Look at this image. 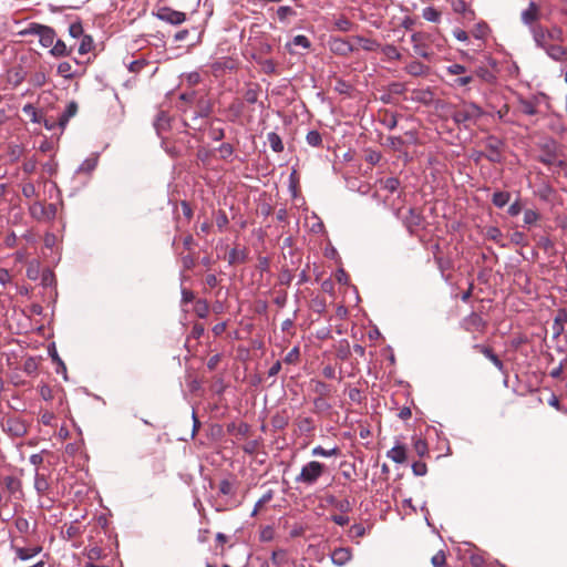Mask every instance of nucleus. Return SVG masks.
I'll use <instances>...</instances> for the list:
<instances>
[{
  "mask_svg": "<svg viewBox=\"0 0 567 567\" xmlns=\"http://www.w3.org/2000/svg\"><path fill=\"white\" fill-rule=\"evenodd\" d=\"M354 40L360 44V47L364 51L372 52V51H375V50H378L380 48V43L377 40H373V39H369V38H363V37L357 35L354 38Z\"/></svg>",
  "mask_w": 567,
  "mask_h": 567,
  "instance_id": "obj_24",
  "label": "nucleus"
},
{
  "mask_svg": "<svg viewBox=\"0 0 567 567\" xmlns=\"http://www.w3.org/2000/svg\"><path fill=\"white\" fill-rule=\"evenodd\" d=\"M285 560H286V551L284 549H278V550L272 551L271 561L275 565L280 566L285 563Z\"/></svg>",
  "mask_w": 567,
  "mask_h": 567,
  "instance_id": "obj_52",
  "label": "nucleus"
},
{
  "mask_svg": "<svg viewBox=\"0 0 567 567\" xmlns=\"http://www.w3.org/2000/svg\"><path fill=\"white\" fill-rule=\"evenodd\" d=\"M97 165V158L95 157H90V158H86L80 166L79 168L76 169L78 173H85V174H90L92 173L95 167Z\"/></svg>",
  "mask_w": 567,
  "mask_h": 567,
  "instance_id": "obj_29",
  "label": "nucleus"
},
{
  "mask_svg": "<svg viewBox=\"0 0 567 567\" xmlns=\"http://www.w3.org/2000/svg\"><path fill=\"white\" fill-rule=\"evenodd\" d=\"M330 50L338 55L347 56L354 51L352 44L341 38H333L329 42Z\"/></svg>",
  "mask_w": 567,
  "mask_h": 567,
  "instance_id": "obj_12",
  "label": "nucleus"
},
{
  "mask_svg": "<svg viewBox=\"0 0 567 567\" xmlns=\"http://www.w3.org/2000/svg\"><path fill=\"white\" fill-rule=\"evenodd\" d=\"M258 447H259V442L257 440H251V441L246 442L243 445V451L249 455H252L257 452Z\"/></svg>",
  "mask_w": 567,
  "mask_h": 567,
  "instance_id": "obj_55",
  "label": "nucleus"
},
{
  "mask_svg": "<svg viewBox=\"0 0 567 567\" xmlns=\"http://www.w3.org/2000/svg\"><path fill=\"white\" fill-rule=\"evenodd\" d=\"M157 17L162 21L174 25L181 24L186 20V14L184 12L173 10L167 7L161 8L158 10Z\"/></svg>",
  "mask_w": 567,
  "mask_h": 567,
  "instance_id": "obj_10",
  "label": "nucleus"
},
{
  "mask_svg": "<svg viewBox=\"0 0 567 567\" xmlns=\"http://www.w3.org/2000/svg\"><path fill=\"white\" fill-rule=\"evenodd\" d=\"M78 103L71 101L65 110L58 116L59 128L63 131L68 125L70 118H72L78 113Z\"/></svg>",
  "mask_w": 567,
  "mask_h": 567,
  "instance_id": "obj_14",
  "label": "nucleus"
},
{
  "mask_svg": "<svg viewBox=\"0 0 567 567\" xmlns=\"http://www.w3.org/2000/svg\"><path fill=\"white\" fill-rule=\"evenodd\" d=\"M300 357L298 347H293L285 357L284 361L288 364L297 363Z\"/></svg>",
  "mask_w": 567,
  "mask_h": 567,
  "instance_id": "obj_47",
  "label": "nucleus"
},
{
  "mask_svg": "<svg viewBox=\"0 0 567 567\" xmlns=\"http://www.w3.org/2000/svg\"><path fill=\"white\" fill-rule=\"evenodd\" d=\"M58 74L65 78V79H72L73 72H72V65L69 62H61L58 65Z\"/></svg>",
  "mask_w": 567,
  "mask_h": 567,
  "instance_id": "obj_42",
  "label": "nucleus"
},
{
  "mask_svg": "<svg viewBox=\"0 0 567 567\" xmlns=\"http://www.w3.org/2000/svg\"><path fill=\"white\" fill-rule=\"evenodd\" d=\"M511 199V193L505 190L495 192L492 196V203L497 208H503L508 204Z\"/></svg>",
  "mask_w": 567,
  "mask_h": 567,
  "instance_id": "obj_22",
  "label": "nucleus"
},
{
  "mask_svg": "<svg viewBox=\"0 0 567 567\" xmlns=\"http://www.w3.org/2000/svg\"><path fill=\"white\" fill-rule=\"evenodd\" d=\"M315 392L318 393L321 398L328 395L330 392L329 385L322 381H316L315 383Z\"/></svg>",
  "mask_w": 567,
  "mask_h": 567,
  "instance_id": "obj_61",
  "label": "nucleus"
},
{
  "mask_svg": "<svg viewBox=\"0 0 567 567\" xmlns=\"http://www.w3.org/2000/svg\"><path fill=\"white\" fill-rule=\"evenodd\" d=\"M404 70L406 73L413 76H422L425 75L429 72V66L425 64L419 62V61H411Z\"/></svg>",
  "mask_w": 567,
  "mask_h": 567,
  "instance_id": "obj_20",
  "label": "nucleus"
},
{
  "mask_svg": "<svg viewBox=\"0 0 567 567\" xmlns=\"http://www.w3.org/2000/svg\"><path fill=\"white\" fill-rule=\"evenodd\" d=\"M12 107L10 105H0V125L6 123L11 116Z\"/></svg>",
  "mask_w": 567,
  "mask_h": 567,
  "instance_id": "obj_58",
  "label": "nucleus"
},
{
  "mask_svg": "<svg viewBox=\"0 0 567 567\" xmlns=\"http://www.w3.org/2000/svg\"><path fill=\"white\" fill-rule=\"evenodd\" d=\"M422 17L430 22H437L440 20L441 13L433 7H427L423 9Z\"/></svg>",
  "mask_w": 567,
  "mask_h": 567,
  "instance_id": "obj_36",
  "label": "nucleus"
},
{
  "mask_svg": "<svg viewBox=\"0 0 567 567\" xmlns=\"http://www.w3.org/2000/svg\"><path fill=\"white\" fill-rule=\"evenodd\" d=\"M245 259V255L243 251H239L238 249L234 248L229 251V255H228V262L230 265L233 264H236V262H243Z\"/></svg>",
  "mask_w": 567,
  "mask_h": 567,
  "instance_id": "obj_49",
  "label": "nucleus"
},
{
  "mask_svg": "<svg viewBox=\"0 0 567 567\" xmlns=\"http://www.w3.org/2000/svg\"><path fill=\"white\" fill-rule=\"evenodd\" d=\"M446 72L451 75L464 74L466 72V68L458 63H453L446 68Z\"/></svg>",
  "mask_w": 567,
  "mask_h": 567,
  "instance_id": "obj_62",
  "label": "nucleus"
},
{
  "mask_svg": "<svg viewBox=\"0 0 567 567\" xmlns=\"http://www.w3.org/2000/svg\"><path fill=\"white\" fill-rule=\"evenodd\" d=\"M69 34L74 38H81L84 34L83 25L81 21H74L69 27Z\"/></svg>",
  "mask_w": 567,
  "mask_h": 567,
  "instance_id": "obj_39",
  "label": "nucleus"
},
{
  "mask_svg": "<svg viewBox=\"0 0 567 567\" xmlns=\"http://www.w3.org/2000/svg\"><path fill=\"white\" fill-rule=\"evenodd\" d=\"M412 471L416 476H423L427 472L426 464L423 462H414L412 464Z\"/></svg>",
  "mask_w": 567,
  "mask_h": 567,
  "instance_id": "obj_64",
  "label": "nucleus"
},
{
  "mask_svg": "<svg viewBox=\"0 0 567 567\" xmlns=\"http://www.w3.org/2000/svg\"><path fill=\"white\" fill-rule=\"evenodd\" d=\"M530 33L535 44L538 48L545 50L550 44L547 28L543 27L542 24L532 25Z\"/></svg>",
  "mask_w": 567,
  "mask_h": 567,
  "instance_id": "obj_11",
  "label": "nucleus"
},
{
  "mask_svg": "<svg viewBox=\"0 0 567 567\" xmlns=\"http://www.w3.org/2000/svg\"><path fill=\"white\" fill-rule=\"evenodd\" d=\"M169 126V120L168 116L165 114V112H159L154 121V127L158 134H161L162 131H165Z\"/></svg>",
  "mask_w": 567,
  "mask_h": 567,
  "instance_id": "obj_28",
  "label": "nucleus"
},
{
  "mask_svg": "<svg viewBox=\"0 0 567 567\" xmlns=\"http://www.w3.org/2000/svg\"><path fill=\"white\" fill-rule=\"evenodd\" d=\"M520 18L524 24L530 28L536 25L535 22L539 19V7L534 1H530L528 7L522 12Z\"/></svg>",
  "mask_w": 567,
  "mask_h": 567,
  "instance_id": "obj_13",
  "label": "nucleus"
},
{
  "mask_svg": "<svg viewBox=\"0 0 567 567\" xmlns=\"http://www.w3.org/2000/svg\"><path fill=\"white\" fill-rule=\"evenodd\" d=\"M351 558L352 551L347 547L336 548L331 554V560L337 566L346 565Z\"/></svg>",
  "mask_w": 567,
  "mask_h": 567,
  "instance_id": "obj_16",
  "label": "nucleus"
},
{
  "mask_svg": "<svg viewBox=\"0 0 567 567\" xmlns=\"http://www.w3.org/2000/svg\"><path fill=\"white\" fill-rule=\"evenodd\" d=\"M257 63L261 66V70L266 74L276 73V63L271 59H259Z\"/></svg>",
  "mask_w": 567,
  "mask_h": 567,
  "instance_id": "obj_33",
  "label": "nucleus"
},
{
  "mask_svg": "<svg viewBox=\"0 0 567 567\" xmlns=\"http://www.w3.org/2000/svg\"><path fill=\"white\" fill-rule=\"evenodd\" d=\"M324 472V465L317 461H311L302 466L300 474L296 477L297 483L313 485Z\"/></svg>",
  "mask_w": 567,
  "mask_h": 567,
  "instance_id": "obj_3",
  "label": "nucleus"
},
{
  "mask_svg": "<svg viewBox=\"0 0 567 567\" xmlns=\"http://www.w3.org/2000/svg\"><path fill=\"white\" fill-rule=\"evenodd\" d=\"M338 30L347 32L351 30L352 23L347 18H340L334 22Z\"/></svg>",
  "mask_w": 567,
  "mask_h": 567,
  "instance_id": "obj_63",
  "label": "nucleus"
},
{
  "mask_svg": "<svg viewBox=\"0 0 567 567\" xmlns=\"http://www.w3.org/2000/svg\"><path fill=\"white\" fill-rule=\"evenodd\" d=\"M14 525L21 534H27L30 529L29 520L24 517H18Z\"/></svg>",
  "mask_w": 567,
  "mask_h": 567,
  "instance_id": "obj_51",
  "label": "nucleus"
},
{
  "mask_svg": "<svg viewBox=\"0 0 567 567\" xmlns=\"http://www.w3.org/2000/svg\"><path fill=\"white\" fill-rule=\"evenodd\" d=\"M430 35L424 32H414L411 35V42L413 44V51L416 55L431 60L433 56V52L429 47Z\"/></svg>",
  "mask_w": 567,
  "mask_h": 567,
  "instance_id": "obj_5",
  "label": "nucleus"
},
{
  "mask_svg": "<svg viewBox=\"0 0 567 567\" xmlns=\"http://www.w3.org/2000/svg\"><path fill=\"white\" fill-rule=\"evenodd\" d=\"M338 454H339V449L338 447H333L331 450H326L322 446H316L312 450V455L313 456L330 457V456H336Z\"/></svg>",
  "mask_w": 567,
  "mask_h": 567,
  "instance_id": "obj_34",
  "label": "nucleus"
},
{
  "mask_svg": "<svg viewBox=\"0 0 567 567\" xmlns=\"http://www.w3.org/2000/svg\"><path fill=\"white\" fill-rule=\"evenodd\" d=\"M30 213L37 219H44V205L40 202H34L30 206Z\"/></svg>",
  "mask_w": 567,
  "mask_h": 567,
  "instance_id": "obj_41",
  "label": "nucleus"
},
{
  "mask_svg": "<svg viewBox=\"0 0 567 567\" xmlns=\"http://www.w3.org/2000/svg\"><path fill=\"white\" fill-rule=\"evenodd\" d=\"M39 392L44 401H51L53 399V390L48 384H42L39 389Z\"/></svg>",
  "mask_w": 567,
  "mask_h": 567,
  "instance_id": "obj_60",
  "label": "nucleus"
},
{
  "mask_svg": "<svg viewBox=\"0 0 567 567\" xmlns=\"http://www.w3.org/2000/svg\"><path fill=\"white\" fill-rule=\"evenodd\" d=\"M278 19L285 22L289 17L296 16V11L289 6H281L277 9Z\"/></svg>",
  "mask_w": 567,
  "mask_h": 567,
  "instance_id": "obj_38",
  "label": "nucleus"
},
{
  "mask_svg": "<svg viewBox=\"0 0 567 567\" xmlns=\"http://www.w3.org/2000/svg\"><path fill=\"white\" fill-rule=\"evenodd\" d=\"M446 561V556L443 550L437 551L431 559L434 567H443Z\"/></svg>",
  "mask_w": 567,
  "mask_h": 567,
  "instance_id": "obj_56",
  "label": "nucleus"
},
{
  "mask_svg": "<svg viewBox=\"0 0 567 567\" xmlns=\"http://www.w3.org/2000/svg\"><path fill=\"white\" fill-rule=\"evenodd\" d=\"M2 431L11 437H22L28 433V425L19 417H8L2 423Z\"/></svg>",
  "mask_w": 567,
  "mask_h": 567,
  "instance_id": "obj_6",
  "label": "nucleus"
},
{
  "mask_svg": "<svg viewBox=\"0 0 567 567\" xmlns=\"http://www.w3.org/2000/svg\"><path fill=\"white\" fill-rule=\"evenodd\" d=\"M402 221L408 231L411 235H414L416 230L422 226L424 217L417 209L409 208L406 215L402 218Z\"/></svg>",
  "mask_w": 567,
  "mask_h": 567,
  "instance_id": "obj_7",
  "label": "nucleus"
},
{
  "mask_svg": "<svg viewBox=\"0 0 567 567\" xmlns=\"http://www.w3.org/2000/svg\"><path fill=\"white\" fill-rule=\"evenodd\" d=\"M93 49H94L93 38L89 34H83L81 37V42H80V45L78 49L79 53L86 54V53L91 52Z\"/></svg>",
  "mask_w": 567,
  "mask_h": 567,
  "instance_id": "obj_26",
  "label": "nucleus"
},
{
  "mask_svg": "<svg viewBox=\"0 0 567 567\" xmlns=\"http://www.w3.org/2000/svg\"><path fill=\"white\" fill-rule=\"evenodd\" d=\"M547 31H548V37H549L550 41H556V42L563 41L564 32L560 27L555 25L550 29H547Z\"/></svg>",
  "mask_w": 567,
  "mask_h": 567,
  "instance_id": "obj_43",
  "label": "nucleus"
},
{
  "mask_svg": "<svg viewBox=\"0 0 567 567\" xmlns=\"http://www.w3.org/2000/svg\"><path fill=\"white\" fill-rule=\"evenodd\" d=\"M461 327L467 332H484L486 322L478 313L471 312L461 321Z\"/></svg>",
  "mask_w": 567,
  "mask_h": 567,
  "instance_id": "obj_8",
  "label": "nucleus"
},
{
  "mask_svg": "<svg viewBox=\"0 0 567 567\" xmlns=\"http://www.w3.org/2000/svg\"><path fill=\"white\" fill-rule=\"evenodd\" d=\"M537 106H538V101L536 97L530 99V100L524 99V97L518 99V109L525 115H529V116L536 115L538 113Z\"/></svg>",
  "mask_w": 567,
  "mask_h": 567,
  "instance_id": "obj_17",
  "label": "nucleus"
},
{
  "mask_svg": "<svg viewBox=\"0 0 567 567\" xmlns=\"http://www.w3.org/2000/svg\"><path fill=\"white\" fill-rule=\"evenodd\" d=\"M413 449L419 456H424L427 453V444L422 439L415 440Z\"/></svg>",
  "mask_w": 567,
  "mask_h": 567,
  "instance_id": "obj_50",
  "label": "nucleus"
},
{
  "mask_svg": "<svg viewBox=\"0 0 567 567\" xmlns=\"http://www.w3.org/2000/svg\"><path fill=\"white\" fill-rule=\"evenodd\" d=\"M11 548L16 553L17 557L21 560H28V559L37 556L42 550L41 546H35V547H31V548L17 546L14 544V540L11 542Z\"/></svg>",
  "mask_w": 567,
  "mask_h": 567,
  "instance_id": "obj_15",
  "label": "nucleus"
},
{
  "mask_svg": "<svg viewBox=\"0 0 567 567\" xmlns=\"http://www.w3.org/2000/svg\"><path fill=\"white\" fill-rule=\"evenodd\" d=\"M220 157L224 159L229 158L234 154V147L229 143H223L219 148Z\"/></svg>",
  "mask_w": 567,
  "mask_h": 567,
  "instance_id": "obj_53",
  "label": "nucleus"
},
{
  "mask_svg": "<svg viewBox=\"0 0 567 567\" xmlns=\"http://www.w3.org/2000/svg\"><path fill=\"white\" fill-rule=\"evenodd\" d=\"M292 44L296 45V47H301L303 49H309L310 45H311L309 39L306 35H302V34L296 35L292 39Z\"/></svg>",
  "mask_w": 567,
  "mask_h": 567,
  "instance_id": "obj_54",
  "label": "nucleus"
},
{
  "mask_svg": "<svg viewBox=\"0 0 567 567\" xmlns=\"http://www.w3.org/2000/svg\"><path fill=\"white\" fill-rule=\"evenodd\" d=\"M365 535V527L362 524H354L350 527L349 536L351 538H360Z\"/></svg>",
  "mask_w": 567,
  "mask_h": 567,
  "instance_id": "obj_46",
  "label": "nucleus"
},
{
  "mask_svg": "<svg viewBox=\"0 0 567 567\" xmlns=\"http://www.w3.org/2000/svg\"><path fill=\"white\" fill-rule=\"evenodd\" d=\"M306 141L310 146L318 147L322 143V137L318 131L312 130L307 133Z\"/></svg>",
  "mask_w": 567,
  "mask_h": 567,
  "instance_id": "obj_32",
  "label": "nucleus"
},
{
  "mask_svg": "<svg viewBox=\"0 0 567 567\" xmlns=\"http://www.w3.org/2000/svg\"><path fill=\"white\" fill-rule=\"evenodd\" d=\"M382 53L389 59V60H400L401 53L393 44H386L382 48Z\"/></svg>",
  "mask_w": 567,
  "mask_h": 567,
  "instance_id": "obj_35",
  "label": "nucleus"
},
{
  "mask_svg": "<svg viewBox=\"0 0 567 567\" xmlns=\"http://www.w3.org/2000/svg\"><path fill=\"white\" fill-rule=\"evenodd\" d=\"M485 147L487 153L485 157L492 163H501L502 162V147L503 143L498 138L494 136H489L486 140Z\"/></svg>",
  "mask_w": 567,
  "mask_h": 567,
  "instance_id": "obj_9",
  "label": "nucleus"
},
{
  "mask_svg": "<svg viewBox=\"0 0 567 567\" xmlns=\"http://www.w3.org/2000/svg\"><path fill=\"white\" fill-rule=\"evenodd\" d=\"M400 186V181L395 177H389L383 182V188L390 193H394Z\"/></svg>",
  "mask_w": 567,
  "mask_h": 567,
  "instance_id": "obj_48",
  "label": "nucleus"
},
{
  "mask_svg": "<svg viewBox=\"0 0 567 567\" xmlns=\"http://www.w3.org/2000/svg\"><path fill=\"white\" fill-rule=\"evenodd\" d=\"M267 141L274 152L280 153L284 151V143L281 141V137L277 133H268Z\"/></svg>",
  "mask_w": 567,
  "mask_h": 567,
  "instance_id": "obj_25",
  "label": "nucleus"
},
{
  "mask_svg": "<svg viewBox=\"0 0 567 567\" xmlns=\"http://www.w3.org/2000/svg\"><path fill=\"white\" fill-rule=\"evenodd\" d=\"M20 34H22V35H29V34L38 35L39 37V42H40V44L43 48L52 47L53 43H54V40H55V32H54V30L52 28L47 27V25H42V24H38V23L30 24L29 28H27L23 31H21Z\"/></svg>",
  "mask_w": 567,
  "mask_h": 567,
  "instance_id": "obj_4",
  "label": "nucleus"
},
{
  "mask_svg": "<svg viewBox=\"0 0 567 567\" xmlns=\"http://www.w3.org/2000/svg\"><path fill=\"white\" fill-rule=\"evenodd\" d=\"M23 113L31 117L33 123H41V116L39 115L37 109L32 104H25L22 109Z\"/></svg>",
  "mask_w": 567,
  "mask_h": 567,
  "instance_id": "obj_40",
  "label": "nucleus"
},
{
  "mask_svg": "<svg viewBox=\"0 0 567 567\" xmlns=\"http://www.w3.org/2000/svg\"><path fill=\"white\" fill-rule=\"evenodd\" d=\"M523 210V206L520 200L517 198L514 203H512L507 209L509 216L515 217L519 215Z\"/></svg>",
  "mask_w": 567,
  "mask_h": 567,
  "instance_id": "obj_59",
  "label": "nucleus"
},
{
  "mask_svg": "<svg viewBox=\"0 0 567 567\" xmlns=\"http://www.w3.org/2000/svg\"><path fill=\"white\" fill-rule=\"evenodd\" d=\"M486 237L496 244H498L501 247H505L506 245L502 241L503 234L501 229L496 226H489L486 228Z\"/></svg>",
  "mask_w": 567,
  "mask_h": 567,
  "instance_id": "obj_27",
  "label": "nucleus"
},
{
  "mask_svg": "<svg viewBox=\"0 0 567 567\" xmlns=\"http://www.w3.org/2000/svg\"><path fill=\"white\" fill-rule=\"evenodd\" d=\"M50 53L56 58L68 56L71 53V49H68L66 44L62 40H54Z\"/></svg>",
  "mask_w": 567,
  "mask_h": 567,
  "instance_id": "obj_23",
  "label": "nucleus"
},
{
  "mask_svg": "<svg viewBox=\"0 0 567 567\" xmlns=\"http://www.w3.org/2000/svg\"><path fill=\"white\" fill-rule=\"evenodd\" d=\"M484 114L481 106L474 102H462L452 113V120L458 126L470 128Z\"/></svg>",
  "mask_w": 567,
  "mask_h": 567,
  "instance_id": "obj_1",
  "label": "nucleus"
},
{
  "mask_svg": "<svg viewBox=\"0 0 567 567\" xmlns=\"http://www.w3.org/2000/svg\"><path fill=\"white\" fill-rule=\"evenodd\" d=\"M413 99L429 104L433 101V93L430 90H419L413 92Z\"/></svg>",
  "mask_w": 567,
  "mask_h": 567,
  "instance_id": "obj_31",
  "label": "nucleus"
},
{
  "mask_svg": "<svg viewBox=\"0 0 567 567\" xmlns=\"http://www.w3.org/2000/svg\"><path fill=\"white\" fill-rule=\"evenodd\" d=\"M544 51L550 59L558 62L563 61L567 54V50L559 44H549Z\"/></svg>",
  "mask_w": 567,
  "mask_h": 567,
  "instance_id": "obj_19",
  "label": "nucleus"
},
{
  "mask_svg": "<svg viewBox=\"0 0 567 567\" xmlns=\"http://www.w3.org/2000/svg\"><path fill=\"white\" fill-rule=\"evenodd\" d=\"M23 496L22 482L13 475H0V507L7 506L12 498L21 499Z\"/></svg>",
  "mask_w": 567,
  "mask_h": 567,
  "instance_id": "obj_2",
  "label": "nucleus"
},
{
  "mask_svg": "<svg viewBox=\"0 0 567 567\" xmlns=\"http://www.w3.org/2000/svg\"><path fill=\"white\" fill-rule=\"evenodd\" d=\"M219 493L223 495H234L235 494L234 484L228 480H223L219 483Z\"/></svg>",
  "mask_w": 567,
  "mask_h": 567,
  "instance_id": "obj_45",
  "label": "nucleus"
},
{
  "mask_svg": "<svg viewBox=\"0 0 567 567\" xmlns=\"http://www.w3.org/2000/svg\"><path fill=\"white\" fill-rule=\"evenodd\" d=\"M539 218H540V215L538 212H536L534 209H525L524 210V225L525 226L534 225Z\"/></svg>",
  "mask_w": 567,
  "mask_h": 567,
  "instance_id": "obj_37",
  "label": "nucleus"
},
{
  "mask_svg": "<svg viewBox=\"0 0 567 567\" xmlns=\"http://www.w3.org/2000/svg\"><path fill=\"white\" fill-rule=\"evenodd\" d=\"M297 425L298 429L305 433H310L313 430V421L308 416H298Z\"/></svg>",
  "mask_w": 567,
  "mask_h": 567,
  "instance_id": "obj_30",
  "label": "nucleus"
},
{
  "mask_svg": "<svg viewBox=\"0 0 567 567\" xmlns=\"http://www.w3.org/2000/svg\"><path fill=\"white\" fill-rule=\"evenodd\" d=\"M22 195L27 198H32L38 196V192L35 189V186L31 182H27L22 185Z\"/></svg>",
  "mask_w": 567,
  "mask_h": 567,
  "instance_id": "obj_44",
  "label": "nucleus"
},
{
  "mask_svg": "<svg viewBox=\"0 0 567 567\" xmlns=\"http://www.w3.org/2000/svg\"><path fill=\"white\" fill-rule=\"evenodd\" d=\"M313 405L317 412H323L330 409V404L321 396L313 400Z\"/></svg>",
  "mask_w": 567,
  "mask_h": 567,
  "instance_id": "obj_57",
  "label": "nucleus"
},
{
  "mask_svg": "<svg viewBox=\"0 0 567 567\" xmlns=\"http://www.w3.org/2000/svg\"><path fill=\"white\" fill-rule=\"evenodd\" d=\"M386 455L394 463L402 464L406 460V450L403 445H395L388 452Z\"/></svg>",
  "mask_w": 567,
  "mask_h": 567,
  "instance_id": "obj_21",
  "label": "nucleus"
},
{
  "mask_svg": "<svg viewBox=\"0 0 567 567\" xmlns=\"http://www.w3.org/2000/svg\"><path fill=\"white\" fill-rule=\"evenodd\" d=\"M34 489L39 495H45L50 489V482L47 475L40 473L38 470L34 474Z\"/></svg>",
  "mask_w": 567,
  "mask_h": 567,
  "instance_id": "obj_18",
  "label": "nucleus"
}]
</instances>
